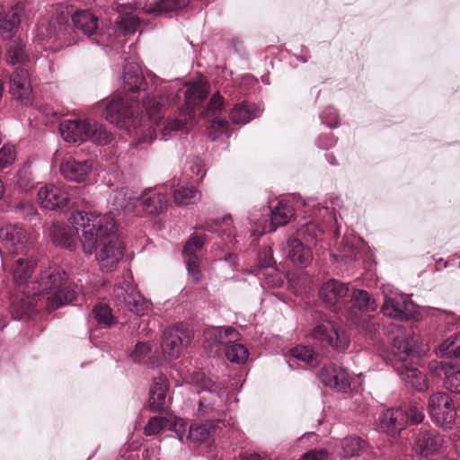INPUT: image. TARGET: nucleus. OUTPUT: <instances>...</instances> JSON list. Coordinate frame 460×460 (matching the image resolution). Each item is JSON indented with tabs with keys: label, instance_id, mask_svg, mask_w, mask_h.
<instances>
[{
	"label": "nucleus",
	"instance_id": "1",
	"mask_svg": "<svg viewBox=\"0 0 460 460\" xmlns=\"http://www.w3.org/2000/svg\"><path fill=\"white\" fill-rule=\"evenodd\" d=\"M32 296L43 295L48 310H55L72 302L76 292L70 288L66 274L58 268H49L40 272L37 279L31 283L26 291Z\"/></svg>",
	"mask_w": 460,
	"mask_h": 460
},
{
	"label": "nucleus",
	"instance_id": "2",
	"mask_svg": "<svg viewBox=\"0 0 460 460\" xmlns=\"http://www.w3.org/2000/svg\"><path fill=\"white\" fill-rule=\"evenodd\" d=\"M70 219L76 229H82V248L84 253L90 255L97 251V246L103 240L111 235L117 226L112 216L84 211L73 212Z\"/></svg>",
	"mask_w": 460,
	"mask_h": 460
},
{
	"label": "nucleus",
	"instance_id": "3",
	"mask_svg": "<svg viewBox=\"0 0 460 460\" xmlns=\"http://www.w3.org/2000/svg\"><path fill=\"white\" fill-rule=\"evenodd\" d=\"M425 418L423 408L417 403L387 409L379 416L381 429L396 438L408 425L421 423Z\"/></svg>",
	"mask_w": 460,
	"mask_h": 460
},
{
	"label": "nucleus",
	"instance_id": "4",
	"mask_svg": "<svg viewBox=\"0 0 460 460\" xmlns=\"http://www.w3.org/2000/svg\"><path fill=\"white\" fill-rule=\"evenodd\" d=\"M105 118L111 124L126 129L129 134L137 133L144 127V116L139 112V104L120 97L113 98L108 102Z\"/></svg>",
	"mask_w": 460,
	"mask_h": 460
},
{
	"label": "nucleus",
	"instance_id": "5",
	"mask_svg": "<svg viewBox=\"0 0 460 460\" xmlns=\"http://www.w3.org/2000/svg\"><path fill=\"white\" fill-rule=\"evenodd\" d=\"M238 335V332L231 327L212 328L204 334V346L212 351L214 347L227 343L225 350L226 358L233 363L243 364L248 358V349L243 344L231 342V340H236Z\"/></svg>",
	"mask_w": 460,
	"mask_h": 460
},
{
	"label": "nucleus",
	"instance_id": "6",
	"mask_svg": "<svg viewBox=\"0 0 460 460\" xmlns=\"http://www.w3.org/2000/svg\"><path fill=\"white\" fill-rule=\"evenodd\" d=\"M153 353L152 346L148 342L139 341L136 344L131 358L134 362L145 361L151 367H155L163 365L166 360H170L172 356V331L166 329L163 335L160 344V354Z\"/></svg>",
	"mask_w": 460,
	"mask_h": 460
},
{
	"label": "nucleus",
	"instance_id": "7",
	"mask_svg": "<svg viewBox=\"0 0 460 460\" xmlns=\"http://www.w3.org/2000/svg\"><path fill=\"white\" fill-rule=\"evenodd\" d=\"M314 340L323 347L346 349L349 338L337 323L328 319L319 321L311 332Z\"/></svg>",
	"mask_w": 460,
	"mask_h": 460
},
{
	"label": "nucleus",
	"instance_id": "8",
	"mask_svg": "<svg viewBox=\"0 0 460 460\" xmlns=\"http://www.w3.org/2000/svg\"><path fill=\"white\" fill-rule=\"evenodd\" d=\"M428 411L432 421L442 428H450L456 420V410L453 400L444 392H437L429 396Z\"/></svg>",
	"mask_w": 460,
	"mask_h": 460
},
{
	"label": "nucleus",
	"instance_id": "9",
	"mask_svg": "<svg viewBox=\"0 0 460 460\" xmlns=\"http://www.w3.org/2000/svg\"><path fill=\"white\" fill-rule=\"evenodd\" d=\"M78 190L75 187L47 184L39 190L37 201L49 210L60 208L70 203L76 205L75 196Z\"/></svg>",
	"mask_w": 460,
	"mask_h": 460
},
{
	"label": "nucleus",
	"instance_id": "10",
	"mask_svg": "<svg viewBox=\"0 0 460 460\" xmlns=\"http://www.w3.org/2000/svg\"><path fill=\"white\" fill-rule=\"evenodd\" d=\"M190 382L201 388L200 390L195 389L192 392L194 396L200 394L199 400V411L205 414L208 411H213L221 405L223 399L218 386L211 379L206 377L203 373H194L190 377Z\"/></svg>",
	"mask_w": 460,
	"mask_h": 460
},
{
	"label": "nucleus",
	"instance_id": "11",
	"mask_svg": "<svg viewBox=\"0 0 460 460\" xmlns=\"http://www.w3.org/2000/svg\"><path fill=\"white\" fill-rule=\"evenodd\" d=\"M2 248L0 253L22 255L28 251L31 242L28 233L16 225H8L0 228Z\"/></svg>",
	"mask_w": 460,
	"mask_h": 460
},
{
	"label": "nucleus",
	"instance_id": "12",
	"mask_svg": "<svg viewBox=\"0 0 460 460\" xmlns=\"http://www.w3.org/2000/svg\"><path fill=\"white\" fill-rule=\"evenodd\" d=\"M383 293L385 296L382 306L384 315L400 321H407L416 313L415 305L408 296L392 291L388 293L386 288L383 289Z\"/></svg>",
	"mask_w": 460,
	"mask_h": 460
},
{
	"label": "nucleus",
	"instance_id": "13",
	"mask_svg": "<svg viewBox=\"0 0 460 460\" xmlns=\"http://www.w3.org/2000/svg\"><path fill=\"white\" fill-rule=\"evenodd\" d=\"M96 261L102 271H112L122 260L124 255V244L115 235H111L103 240L98 246Z\"/></svg>",
	"mask_w": 460,
	"mask_h": 460
},
{
	"label": "nucleus",
	"instance_id": "14",
	"mask_svg": "<svg viewBox=\"0 0 460 460\" xmlns=\"http://www.w3.org/2000/svg\"><path fill=\"white\" fill-rule=\"evenodd\" d=\"M207 242L206 234H193L185 243L182 256L191 281L198 284L201 281L203 274L200 270V260L197 252H199Z\"/></svg>",
	"mask_w": 460,
	"mask_h": 460
},
{
	"label": "nucleus",
	"instance_id": "15",
	"mask_svg": "<svg viewBox=\"0 0 460 460\" xmlns=\"http://www.w3.org/2000/svg\"><path fill=\"white\" fill-rule=\"evenodd\" d=\"M425 349L420 346V337L414 332L397 335L393 342V353L402 363L419 358Z\"/></svg>",
	"mask_w": 460,
	"mask_h": 460
},
{
	"label": "nucleus",
	"instance_id": "16",
	"mask_svg": "<svg viewBox=\"0 0 460 460\" xmlns=\"http://www.w3.org/2000/svg\"><path fill=\"white\" fill-rule=\"evenodd\" d=\"M323 385L339 393H347L350 389V377L347 371L334 364L323 367L318 374Z\"/></svg>",
	"mask_w": 460,
	"mask_h": 460
},
{
	"label": "nucleus",
	"instance_id": "17",
	"mask_svg": "<svg viewBox=\"0 0 460 460\" xmlns=\"http://www.w3.org/2000/svg\"><path fill=\"white\" fill-rule=\"evenodd\" d=\"M114 296L119 302H123L125 306L137 315H144L149 309V303L137 290L133 285L117 286L114 288Z\"/></svg>",
	"mask_w": 460,
	"mask_h": 460
},
{
	"label": "nucleus",
	"instance_id": "18",
	"mask_svg": "<svg viewBox=\"0 0 460 460\" xmlns=\"http://www.w3.org/2000/svg\"><path fill=\"white\" fill-rule=\"evenodd\" d=\"M212 430L214 431L213 426L208 424H200L188 428V424L185 420L174 417V433L176 438L181 442H183L184 439L193 442H205L210 438Z\"/></svg>",
	"mask_w": 460,
	"mask_h": 460
},
{
	"label": "nucleus",
	"instance_id": "19",
	"mask_svg": "<svg viewBox=\"0 0 460 460\" xmlns=\"http://www.w3.org/2000/svg\"><path fill=\"white\" fill-rule=\"evenodd\" d=\"M349 288L346 284L335 279H330L323 284L319 294L327 307L339 312L341 305L347 296Z\"/></svg>",
	"mask_w": 460,
	"mask_h": 460
},
{
	"label": "nucleus",
	"instance_id": "20",
	"mask_svg": "<svg viewBox=\"0 0 460 460\" xmlns=\"http://www.w3.org/2000/svg\"><path fill=\"white\" fill-rule=\"evenodd\" d=\"M10 93L25 104L31 102L32 89L27 70L17 68L10 77Z\"/></svg>",
	"mask_w": 460,
	"mask_h": 460
},
{
	"label": "nucleus",
	"instance_id": "21",
	"mask_svg": "<svg viewBox=\"0 0 460 460\" xmlns=\"http://www.w3.org/2000/svg\"><path fill=\"white\" fill-rule=\"evenodd\" d=\"M93 170V161H76L69 158L63 161L59 166L61 174L68 181L75 182L84 181Z\"/></svg>",
	"mask_w": 460,
	"mask_h": 460
},
{
	"label": "nucleus",
	"instance_id": "22",
	"mask_svg": "<svg viewBox=\"0 0 460 460\" xmlns=\"http://www.w3.org/2000/svg\"><path fill=\"white\" fill-rule=\"evenodd\" d=\"M89 128V120L80 119H66L59 126L63 139L74 144L86 141Z\"/></svg>",
	"mask_w": 460,
	"mask_h": 460
},
{
	"label": "nucleus",
	"instance_id": "23",
	"mask_svg": "<svg viewBox=\"0 0 460 460\" xmlns=\"http://www.w3.org/2000/svg\"><path fill=\"white\" fill-rule=\"evenodd\" d=\"M113 9L119 13L116 21L117 30L124 35L134 33L139 27V20L133 13V11L137 9L136 5L129 3H117Z\"/></svg>",
	"mask_w": 460,
	"mask_h": 460
},
{
	"label": "nucleus",
	"instance_id": "24",
	"mask_svg": "<svg viewBox=\"0 0 460 460\" xmlns=\"http://www.w3.org/2000/svg\"><path fill=\"white\" fill-rule=\"evenodd\" d=\"M443 438L436 431H420L416 438L413 450L420 456H429L439 451Z\"/></svg>",
	"mask_w": 460,
	"mask_h": 460
},
{
	"label": "nucleus",
	"instance_id": "25",
	"mask_svg": "<svg viewBox=\"0 0 460 460\" xmlns=\"http://www.w3.org/2000/svg\"><path fill=\"white\" fill-rule=\"evenodd\" d=\"M37 262L32 256L22 254L16 258L11 267L13 282L23 286L34 272Z\"/></svg>",
	"mask_w": 460,
	"mask_h": 460
},
{
	"label": "nucleus",
	"instance_id": "26",
	"mask_svg": "<svg viewBox=\"0 0 460 460\" xmlns=\"http://www.w3.org/2000/svg\"><path fill=\"white\" fill-rule=\"evenodd\" d=\"M169 382L165 376L160 375L154 378L150 388L148 405L152 411H161L164 409Z\"/></svg>",
	"mask_w": 460,
	"mask_h": 460
},
{
	"label": "nucleus",
	"instance_id": "27",
	"mask_svg": "<svg viewBox=\"0 0 460 460\" xmlns=\"http://www.w3.org/2000/svg\"><path fill=\"white\" fill-rule=\"evenodd\" d=\"M167 201V197L156 190L144 191L136 200L140 203L142 210L148 214L161 213L166 208Z\"/></svg>",
	"mask_w": 460,
	"mask_h": 460
},
{
	"label": "nucleus",
	"instance_id": "28",
	"mask_svg": "<svg viewBox=\"0 0 460 460\" xmlns=\"http://www.w3.org/2000/svg\"><path fill=\"white\" fill-rule=\"evenodd\" d=\"M431 370L438 376H445L444 385L451 393L460 394V370H454V367L441 361L430 367Z\"/></svg>",
	"mask_w": 460,
	"mask_h": 460
},
{
	"label": "nucleus",
	"instance_id": "29",
	"mask_svg": "<svg viewBox=\"0 0 460 460\" xmlns=\"http://www.w3.org/2000/svg\"><path fill=\"white\" fill-rule=\"evenodd\" d=\"M123 83L125 88L133 93L146 89V84L137 61L128 62L125 66Z\"/></svg>",
	"mask_w": 460,
	"mask_h": 460
},
{
	"label": "nucleus",
	"instance_id": "30",
	"mask_svg": "<svg viewBox=\"0 0 460 460\" xmlns=\"http://www.w3.org/2000/svg\"><path fill=\"white\" fill-rule=\"evenodd\" d=\"M137 198L132 195V192L127 188H121L113 191L109 199L111 206L110 216L113 212L130 211L135 204Z\"/></svg>",
	"mask_w": 460,
	"mask_h": 460
},
{
	"label": "nucleus",
	"instance_id": "31",
	"mask_svg": "<svg viewBox=\"0 0 460 460\" xmlns=\"http://www.w3.org/2000/svg\"><path fill=\"white\" fill-rule=\"evenodd\" d=\"M169 106V97L157 93L153 98L143 101V107L151 122L157 124Z\"/></svg>",
	"mask_w": 460,
	"mask_h": 460
},
{
	"label": "nucleus",
	"instance_id": "32",
	"mask_svg": "<svg viewBox=\"0 0 460 460\" xmlns=\"http://www.w3.org/2000/svg\"><path fill=\"white\" fill-rule=\"evenodd\" d=\"M398 373L406 385L420 392L428 388L427 377L418 368L403 364L398 367Z\"/></svg>",
	"mask_w": 460,
	"mask_h": 460
},
{
	"label": "nucleus",
	"instance_id": "33",
	"mask_svg": "<svg viewBox=\"0 0 460 460\" xmlns=\"http://www.w3.org/2000/svg\"><path fill=\"white\" fill-rule=\"evenodd\" d=\"M50 236L54 243L73 251L76 247L73 230L62 224H54L50 228Z\"/></svg>",
	"mask_w": 460,
	"mask_h": 460
},
{
	"label": "nucleus",
	"instance_id": "34",
	"mask_svg": "<svg viewBox=\"0 0 460 460\" xmlns=\"http://www.w3.org/2000/svg\"><path fill=\"white\" fill-rule=\"evenodd\" d=\"M288 257L294 264L306 267L311 262L313 254L298 239L293 238L288 241Z\"/></svg>",
	"mask_w": 460,
	"mask_h": 460
},
{
	"label": "nucleus",
	"instance_id": "35",
	"mask_svg": "<svg viewBox=\"0 0 460 460\" xmlns=\"http://www.w3.org/2000/svg\"><path fill=\"white\" fill-rule=\"evenodd\" d=\"M261 110L255 103H242L234 106L230 112V119L235 124H246L252 119L259 117Z\"/></svg>",
	"mask_w": 460,
	"mask_h": 460
},
{
	"label": "nucleus",
	"instance_id": "36",
	"mask_svg": "<svg viewBox=\"0 0 460 460\" xmlns=\"http://www.w3.org/2000/svg\"><path fill=\"white\" fill-rule=\"evenodd\" d=\"M21 10L15 6L6 13L0 12V38L8 39L14 32L20 23Z\"/></svg>",
	"mask_w": 460,
	"mask_h": 460
},
{
	"label": "nucleus",
	"instance_id": "37",
	"mask_svg": "<svg viewBox=\"0 0 460 460\" xmlns=\"http://www.w3.org/2000/svg\"><path fill=\"white\" fill-rule=\"evenodd\" d=\"M72 21L75 27L85 35H92L98 28V18L86 10L75 12Z\"/></svg>",
	"mask_w": 460,
	"mask_h": 460
},
{
	"label": "nucleus",
	"instance_id": "38",
	"mask_svg": "<svg viewBox=\"0 0 460 460\" xmlns=\"http://www.w3.org/2000/svg\"><path fill=\"white\" fill-rule=\"evenodd\" d=\"M294 215L291 206L282 201L271 210L270 225L269 231H275L278 227L285 226Z\"/></svg>",
	"mask_w": 460,
	"mask_h": 460
},
{
	"label": "nucleus",
	"instance_id": "39",
	"mask_svg": "<svg viewBox=\"0 0 460 460\" xmlns=\"http://www.w3.org/2000/svg\"><path fill=\"white\" fill-rule=\"evenodd\" d=\"M339 455L345 458L358 456L367 447V443L360 438L349 437L340 443Z\"/></svg>",
	"mask_w": 460,
	"mask_h": 460
},
{
	"label": "nucleus",
	"instance_id": "40",
	"mask_svg": "<svg viewBox=\"0 0 460 460\" xmlns=\"http://www.w3.org/2000/svg\"><path fill=\"white\" fill-rule=\"evenodd\" d=\"M89 128L87 140L99 146H104L111 142L113 137L112 134L102 124L89 120Z\"/></svg>",
	"mask_w": 460,
	"mask_h": 460
},
{
	"label": "nucleus",
	"instance_id": "41",
	"mask_svg": "<svg viewBox=\"0 0 460 460\" xmlns=\"http://www.w3.org/2000/svg\"><path fill=\"white\" fill-rule=\"evenodd\" d=\"M208 93V85L202 81H198L190 84L185 92L187 104L190 106L199 104L207 97Z\"/></svg>",
	"mask_w": 460,
	"mask_h": 460
},
{
	"label": "nucleus",
	"instance_id": "42",
	"mask_svg": "<svg viewBox=\"0 0 460 460\" xmlns=\"http://www.w3.org/2000/svg\"><path fill=\"white\" fill-rule=\"evenodd\" d=\"M201 193L194 187H182L174 190V204L191 205L199 201Z\"/></svg>",
	"mask_w": 460,
	"mask_h": 460
},
{
	"label": "nucleus",
	"instance_id": "43",
	"mask_svg": "<svg viewBox=\"0 0 460 460\" xmlns=\"http://www.w3.org/2000/svg\"><path fill=\"white\" fill-rule=\"evenodd\" d=\"M28 59L22 42L18 40H13L7 48V60L12 66L24 63Z\"/></svg>",
	"mask_w": 460,
	"mask_h": 460
},
{
	"label": "nucleus",
	"instance_id": "44",
	"mask_svg": "<svg viewBox=\"0 0 460 460\" xmlns=\"http://www.w3.org/2000/svg\"><path fill=\"white\" fill-rule=\"evenodd\" d=\"M12 306L15 311V318L22 319L24 316L28 315L32 312L35 308L34 299L30 297V295L25 297H13L12 298Z\"/></svg>",
	"mask_w": 460,
	"mask_h": 460
},
{
	"label": "nucleus",
	"instance_id": "45",
	"mask_svg": "<svg viewBox=\"0 0 460 460\" xmlns=\"http://www.w3.org/2000/svg\"><path fill=\"white\" fill-rule=\"evenodd\" d=\"M442 358L455 357L460 358V332L447 339L438 348Z\"/></svg>",
	"mask_w": 460,
	"mask_h": 460
},
{
	"label": "nucleus",
	"instance_id": "46",
	"mask_svg": "<svg viewBox=\"0 0 460 460\" xmlns=\"http://www.w3.org/2000/svg\"><path fill=\"white\" fill-rule=\"evenodd\" d=\"M207 134L211 140H217L222 136L229 137V124L226 120L215 119L208 121L207 125Z\"/></svg>",
	"mask_w": 460,
	"mask_h": 460
},
{
	"label": "nucleus",
	"instance_id": "47",
	"mask_svg": "<svg viewBox=\"0 0 460 460\" xmlns=\"http://www.w3.org/2000/svg\"><path fill=\"white\" fill-rule=\"evenodd\" d=\"M92 316L99 325L109 327L115 323V319L111 314V309L104 304H99L95 305L92 310Z\"/></svg>",
	"mask_w": 460,
	"mask_h": 460
},
{
	"label": "nucleus",
	"instance_id": "48",
	"mask_svg": "<svg viewBox=\"0 0 460 460\" xmlns=\"http://www.w3.org/2000/svg\"><path fill=\"white\" fill-rule=\"evenodd\" d=\"M352 301L354 305L360 310L375 311L377 307L376 300L367 291L361 289L353 292Z\"/></svg>",
	"mask_w": 460,
	"mask_h": 460
},
{
	"label": "nucleus",
	"instance_id": "49",
	"mask_svg": "<svg viewBox=\"0 0 460 460\" xmlns=\"http://www.w3.org/2000/svg\"><path fill=\"white\" fill-rule=\"evenodd\" d=\"M192 338V331L186 324L180 323L174 326V348L180 347L178 351L181 352L190 343Z\"/></svg>",
	"mask_w": 460,
	"mask_h": 460
},
{
	"label": "nucleus",
	"instance_id": "50",
	"mask_svg": "<svg viewBox=\"0 0 460 460\" xmlns=\"http://www.w3.org/2000/svg\"><path fill=\"white\" fill-rule=\"evenodd\" d=\"M290 356L295 359L314 366L316 363V355L312 349L306 346H296L290 349Z\"/></svg>",
	"mask_w": 460,
	"mask_h": 460
},
{
	"label": "nucleus",
	"instance_id": "51",
	"mask_svg": "<svg viewBox=\"0 0 460 460\" xmlns=\"http://www.w3.org/2000/svg\"><path fill=\"white\" fill-rule=\"evenodd\" d=\"M169 426V429L172 426L167 419L164 417H153L151 418L145 427V433L147 436L157 434L163 428Z\"/></svg>",
	"mask_w": 460,
	"mask_h": 460
},
{
	"label": "nucleus",
	"instance_id": "52",
	"mask_svg": "<svg viewBox=\"0 0 460 460\" xmlns=\"http://www.w3.org/2000/svg\"><path fill=\"white\" fill-rule=\"evenodd\" d=\"M16 155L13 146L4 145L0 149V170H4L15 161Z\"/></svg>",
	"mask_w": 460,
	"mask_h": 460
},
{
	"label": "nucleus",
	"instance_id": "53",
	"mask_svg": "<svg viewBox=\"0 0 460 460\" xmlns=\"http://www.w3.org/2000/svg\"><path fill=\"white\" fill-rule=\"evenodd\" d=\"M17 184L22 191H27L31 187V172L29 166H23L17 173Z\"/></svg>",
	"mask_w": 460,
	"mask_h": 460
},
{
	"label": "nucleus",
	"instance_id": "54",
	"mask_svg": "<svg viewBox=\"0 0 460 460\" xmlns=\"http://www.w3.org/2000/svg\"><path fill=\"white\" fill-rule=\"evenodd\" d=\"M185 170L190 171L193 174L199 176V181H202L206 175V171L204 169L203 163H202L201 159H199L198 157L193 158V159L190 160L189 162H187V164L185 165Z\"/></svg>",
	"mask_w": 460,
	"mask_h": 460
},
{
	"label": "nucleus",
	"instance_id": "55",
	"mask_svg": "<svg viewBox=\"0 0 460 460\" xmlns=\"http://www.w3.org/2000/svg\"><path fill=\"white\" fill-rule=\"evenodd\" d=\"M218 233L223 237L226 236L229 241H232L234 237V228L233 226V221L230 215H226L222 218Z\"/></svg>",
	"mask_w": 460,
	"mask_h": 460
},
{
	"label": "nucleus",
	"instance_id": "56",
	"mask_svg": "<svg viewBox=\"0 0 460 460\" xmlns=\"http://www.w3.org/2000/svg\"><path fill=\"white\" fill-rule=\"evenodd\" d=\"M155 138V130L151 126H149L137 137V139L134 143V146L136 147H143L144 146H147V145L151 144Z\"/></svg>",
	"mask_w": 460,
	"mask_h": 460
},
{
	"label": "nucleus",
	"instance_id": "57",
	"mask_svg": "<svg viewBox=\"0 0 460 460\" xmlns=\"http://www.w3.org/2000/svg\"><path fill=\"white\" fill-rule=\"evenodd\" d=\"M223 98L218 93H217L211 97L205 112L207 114H217L223 109Z\"/></svg>",
	"mask_w": 460,
	"mask_h": 460
},
{
	"label": "nucleus",
	"instance_id": "58",
	"mask_svg": "<svg viewBox=\"0 0 460 460\" xmlns=\"http://www.w3.org/2000/svg\"><path fill=\"white\" fill-rule=\"evenodd\" d=\"M360 328L367 333H373L378 328V323L374 316L362 315L359 323Z\"/></svg>",
	"mask_w": 460,
	"mask_h": 460
},
{
	"label": "nucleus",
	"instance_id": "59",
	"mask_svg": "<svg viewBox=\"0 0 460 460\" xmlns=\"http://www.w3.org/2000/svg\"><path fill=\"white\" fill-rule=\"evenodd\" d=\"M337 119L338 116L335 109L331 107L324 111L321 115V119L323 123H325L330 128H335L338 126Z\"/></svg>",
	"mask_w": 460,
	"mask_h": 460
},
{
	"label": "nucleus",
	"instance_id": "60",
	"mask_svg": "<svg viewBox=\"0 0 460 460\" xmlns=\"http://www.w3.org/2000/svg\"><path fill=\"white\" fill-rule=\"evenodd\" d=\"M301 234L306 236V241H314L317 239L322 232L314 223H307L304 228L301 229Z\"/></svg>",
	"mask_w": 460,
	"mask_h": 460
},
{
	"label": "nucleus",
	"instance_id": "61",
	"mask_svg": "<svg viewBox=\"0 0 460 460\" xmlns=\"http://www.w3.org/2000/svg\"><path fill=\"white\" fill-rule=\"evenodd\" d=\"M172 0H161L154 7L146 10L148 13L162 14L172 10Z\"/></svg>",
	"mask_w": 460,
	"mask_h": 460
},
{
	"label": "nucleus",
	"instance_id": "62",
	"mask_svg": "<svg viewBox=\"0 0 460 460\" xmlns=\"http://www.w3.org/2000/svg\"><path fill=\"white\" fill-rule=\"evenodd\" d=\"M327 456L324 448H318L305 453L298 460H325Z\"/></svg>",
	"mask_w": 460,
	"mask_h": 460
},
{
	"label": "nucleus",
	"instance_id": "63",
	"mask_svg": "<svg viewBox=\"0 0 460 460\" xmlns=\"http://www.w3.org/2000/svg\"><path fill=\"white\" fill-rule=\"evenodd\" d=\"M172 127L171 126L170 122H168L164 127V132L162 134V138L164 140H165V141L171 139V137H172Z\"/></svg>",
	"mask_w": 460,
	"mask_h": 460
},
{
	"label": "nucleus",
	"instance_id": "64",
	"mask_svg": "<svg viewBox=\"0 0 460 460\" xmlns=\"http://www.w3.org/2000/svg\"><path fill=\"white\" fill-rule=\"evenodd\" d=\"M239 460H262V458L258 454H251L240 456Z\"/></svg>",
	"mask_w": 460,
	"mask_h": 460
}]
</instances>
